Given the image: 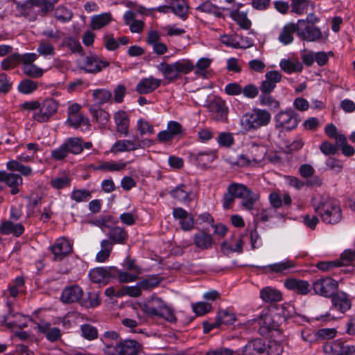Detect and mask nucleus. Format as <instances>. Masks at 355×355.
<instances>
[{"instance_id": "obj_1", "label": "nucleus", "mask_w": 355, "mask_h": 355, "mask_svg": "<svg viewBox=\"0 0 355 355\" xmlns=\"http://www.w3.org/2000/svg\"><path fill=\"white\" fill-rule=\"evenodd\" d=\"M243 153L236 158H228L226 161L232 166H262L266 162L267 148L261 142L252 139L245 144Z\"/></svg>"}, {"instance_id": "obj_2", "label": "nucleus", "mask_w": 355, "mask_h": 355, "mask_svg": "<svg viewBox=\"0 0 355 355\" xmlns=\"http://www.w3.org/2000/svg\"><path fill=\"white\" fill-rule=\"evenodd\" d=\"M311 204L315 212L320 216L324 223L335 225L341 221L342 209L335 200L317 194L311 198Z\"/></svg>"}, {"instance_id": "obj_3", "label": "nucleus", "mask_w": 355, "mask_h": 355, "mask_svg": "<svg viewBox=\"0 0 355 355\" xmlns=\"http://www.w3.org/2000/svg\"><path fill=\"white\" fill-rule=\"evenodd\" d=\"M133 308L136 311L140 309L148 317L162 318L170 322L175 319L172 307L156 296H152L145 302L135 304Z\"/></svg>"}, {"instance_id": "obj_4", "label": "nucleus", "mask_w": 355, "mask_h": 355, "mask_svg": "<svg viewBox=\"0 0 355 355\" xmlns=\"http://www.w3.org/2000/svg\"><path fill=\"white\" fill-rule=\"evenodd\" d=\"M270 119L271 115L268 111L257 108L243 114L241 119V124L244 130L249 131L267 125Z\"/></svg>"}, {"instance_id": "obj_5", "label": "nucleus", "mask_w": 355, "mask_h": 355, "mask_svg": "<svg viewBox=\"0 0 355 355\" xmlns=\"http://www.w3.org/2000/svg\"><path fill=\"white\" fill-rule=\"evenodd\" d=\"M275 125L282 132L295 129L300 122L298 114L291 108L281 110L274 116Z\"/></svg>"}, {"instance_id": "obj_6", "label": "nucleus", "mask_w": 355, "mask_h": 355, "mask_svg": "<svg viewBox=\"0 0 355 355\" xmlns=\"http://www.w3.org/2000/svg\"><path fill=\"white\" fill-rule=\"evenodd\" d=\"M298 37L306 42H320L328 37L327 33H322L318 26L306 23L304 19H298Z\"/></svg>"}, {"instance_id": "obj_7", "label": "nucleus", "mask_w": 355, "mask_h": 355, "mask_svg": "<svg viewBox=\"0 0 355 355\" xmlns=\"http://www.w3.org/2000/svg\"><path fill=\"white\" fill-rule=\"evenodd\" d=\"M58 103L53 98L44 100L36 111L33 112V119L38 122H46L57 111Z\"/></svg>"}, {"instance_id": "obj_8", "label": "nucleus", "mask_w": 355, "mask_h": 355, "mask_svg": "<svg viewBox=\"0 0 355 355\" xmlns=\"http://www.w3.org/2000/svg\"><path fill=\"white\" fill-rule=\"evenodd\" d=\"M34 159L32 155L27 151L22 153L17 156V160H10L7 162V168L12 171H18L24 176H28L32 174V168L28 166L22 164L21 162H28Z\"/></svg>"}, {"instance_id": "obj_9", "label": "nucleus", "mask_w": 355, "mask_h": 355, "mask_svg": "<svg viewBox=\"0 0 355 355\" xmlns=\"http://www.w3.org/2000/svg\"><path fill=\"white\" fill-rule=\"evenodd\" d=\"M220 41L225 46L234 49H247L253 46L251 38L237 33L221 35Z\"/></svg>"}, {"instance_id": "obj_10", "label": "nucleus", "mask_w": 355, "mask_h": 355, "mask_svg": "<svg viewBox=\"0 0 355 355\" xmlns=\"http://www.w3.org/2000/svg\"><path fill=\"white\" fill-rule=\"evenodd\" d=\"M338 283L331 277H324L313 282L314 293L324 297L331 296L337 289Z\"/></svg>"}, {"instance_id": "obj_11", "label": "nucleus", "mask_w": 355, "mask_h": 355, "mask_svg": "<svg viewBox=\"0 0 355 355\" xmlns=\"http://www.w3.org/2000/svg\"><path fill=\"white\" fill-rule=\"evenodd\" d=\"M333 55L331 51L327 53L324 51L313 52L309 51L302 53L301 58L305 65L311 66L316 62L319 66H324L327 63L329 56H333Z\"/></svg>"}, {"instance_id": "obj_12", "label": "nucleus", "mask_w": 355, "mask_h": 355, "mask_svg": "<svg viewBox=\"0 0 355 355\" xmlns=\"http://www.w3.org/2000/svg\"><path fill=\"white\" fill-rule=\"evenodd\" d=\"M235 321L236 315L233 311L227 309L221 310L218 313L215 322L211 324H204V331L207 332L211 329L219 327L221 325H231L234 324Z\"/></svg>"}, {"instance_id": "obj_13", "label": "nucleus", "mask_w": 355, "mask_h": 355, "mask_svg": "<svg viewBox=\"0 0 355 355\" xmlns=\"http://www.w3.org/2000/svg\"><path fill=\"white\" fill-rule=\"evenodd\" d=\"M217 157L216 151L211 149L195 150L191 153L190 159L200 166H207Z\"/></svg>"}, {"instance_id": "obj_14", "label": "nucleus", "mask_w": 355, "mask_h": 355, "mask_svg": "<svg viewBox=\"0 0 355 355\" xmlns=\"http://www.w3.org/2000/svg\"><path fill=\"white\" fill-rule=\"evenodd\" d=\"M211 117L216 121H224L227 116V107L225 102L220 98H215L208 104Z\"/></svg>"}, {"instance_id": "obj_15", "label": "nucleus", "mask_w": 355, "mask_h": 355, "mask_svg": "<svg viewBox=\"0 0 355 355\" xmlns=\"http://www.w3.org/2000/svg\"><path fill=\"white\" fill-rule=\"evenodd\" d=\"M296 263L293 260L285 259L281 261L263 266V272H275L286 274L289 273L295 268Z\"/></svg>"}, {"instance_id": "obj_16", "label": "nucleus", "mask_w": 355, "mask_h": 355, "mask_svg": "<svg viewBox=\"0 0 355 355\" xmlns=\"http://www.w3.org/2000/svg\"><path fill=\"white\" fill-rule=\"evenodd\" d=\"M72 246L69 241L62 237L58 239L51 246V252L55 260H61L71 252Z\"/></svg>"}, {"instance_id": "obj_17", "label": "nucleus", "mask_w": 355, "mask_h": 355, "mask_svg": "<svg viewBox=\"0 0 355 355\" xmlns=\"http://www.w3.org/2000/svg\"><path fill=\"white\" fill-rule=\"evenodd\" d=\"M30 321L29 316L18 313H14L11 310H9L4 317V322L9 328H24Z\"/></svg>"}, {"instance_id": "obj_18", "label": "nucleus", "mask_w": 355, "mask_h": 355, "mask_svg": "<svg viewBox=\"0 0 355 355\" xmlns=\"http://www.w3.org/2000/svg\"><path fill=\"white\" fill-rule=\"evenodd\" d=\"M284 285L288 290L302 295H307L311 291L310 284L306 280L288 278L284 281Z\"/></svg>"}, {"instance_id": "obj_19", "label": "nucleus", "mask_w": 355, "mask_h": 355, "mask_svg": "<svg viewBox=\"0 0 355 355\" xmlns=\"http://www.w3.org/2000/svg\"><path fill=\"white\" fill-rule=\"evenodd\" d=\"M298 21L286 24L279 33L278 40L284 45L291 44L294 40V33H296L298 35Z\"/></svg>"}, {"instance_id": "obj_20", "label": "nucleus", "mask_w": 355, "mask_h": 355, "mask_svg": "<svg viewBox=\"0 0 355 355\" xmlns=\"http://www.w3.org/2000/svg\"><path fill=\"white\" fill-rule=\"evenodd\" d=\"M327 354L333 355H355V346L345 345L339 342L327 343L324 346Z\"/></svg>"}, {"instance_id": "obj_21", "label": "nucleus", "mask_w": 355, "mask_h": 355, "mask_svg": "<svg viewBox=\"0 0 355 355\" xmlns=\"http://www.w3.org/2000/svg\"><path fill=\"white\" fill-rule=\"evenodd\" d=\"M173 217L179 220L182 229L184 231H190L194 226L193 217L186 210L178 207L173 211Z\"/></svg>"}, {"instance_id": "obj_22", "label": "nucleus", "mask_w": 355, "mask_h": 355, "mask_svg": "<svg viewBox=\"0 0 355 355\" xmlns=\"http://www.w3.org/2000/svg\"><path fill=\"white\" fill-rule=\"evenodd\" d=\"M141 148L139 142L129 139L117 140L110 148V152L114 155L120 153L132 151Z\"/></svg>"}, {"instance_id": "obj_23", "label": "nucleus", "mask_w": 355, "mask_h": 355, "mask_svg": "<svg viewBox=\"0 0 355 355\" xmlns=\"http://www.w3.org/2000/svg\"><path fill=\"white\" fill-rule=\"evenodd\" d=\"M0 182H5L11 188V193L16 194L19 192L18 187L22 184V178L15 173H8L4 171H0Z\"/></svg>"}, {"instance_id": "obj_24", "label": "nucleus", "mask_w": 355, "mask_h": 355, "mask_svg": "<svg viewBox=\"0 0 355 355\" xmlns=\"http://www.w3.org/2000/svg\"><path fill=\"white\" fill-rule=\"evenodd\" d=\"M17 10L20 15L28 18L30 21H35L37 16H40L38 9L33 0H27L22 4H17Z\"/></svg>"}, {"instance_id": "obj_25", "label": "nucleus", "mask_w": 355, "mask_h": 355, "mask_svg": "<svg viewBox=\"0 0 355 355\" xmlns=\"http://www.w3.org/2000/svg\"><path fill=\"white\" fill-rule=\"evenodd\" d=\"M83 291L78 286L66 287L62 292L60 300L64 303H73L78 302L83 296Z\"/></svg>"}, {"instance_id": "obj_26", "label": "nucleus", "mask_w": 355, "mask_h": 355, "mask_svg": "<svg viewBox=\"0 0 355 355\" xmlns=\"http://www.w3.org/2000/svg\"><path fill=\"white\" fill-rule=\"evenodd\" d=\"M193 243L200 250L209 249L213 244V236L206 231H200L193 235Z\"/></svg>"}, {"instance_id": "obj_27", "label": "nucleus", "mask_w": 355, "mask_h": 355, "mask_svg": "<svg viewBox=\"0 0 355 355\" xmlns=\"http://www.w3.org/2000/svg\"><path fill=\"white\" fill-rule=\"evenodd\" d=\"M243 241L241 237H232L221 244V250L223 253L229 254L232 252L240 254L243 252Z\"/></svg>"}, {"instance_id": "obj_28", "label": "nucleus", "mask_w": 355, "mask_h": 355, "mask_svg": "<svg viewBox=\"0 0 355 355\" xmlns=\"http://www.w3.org/2000/svg\"><path fill=\"white\" fill-rule=\"evenodd\" d=\"M171 195L173 198L184 204L189 203L195 198V194L184 185L176 187L171 191Z\"/></svg>"}, {"instance_id": "obj_29", "label": "nucleus", "mask_w": 355, "mask_h": 355, "mask_svg": "<svg viewBox=\"0 0 355 355\" xmlns=\"http://www.w3.org/2000/svg\"><path fill=\"white\" fill-rule=\"evenodd\" d=\"M332 305L338 309L341 313H344L351 307V300L349 295L344 292L340 291L332 296Z\"/></svg>"}, {"instance_id": "obj_30", "label": "nucleus", "mask_w": 355, "mask_h": 355, "mask_svg": "<svg viewBox=\"0 0 355 355\" xmlns=\"http://www.w3.org/2000/svg\"><path fill=\"white\" fill-rule=\"evenodd\" d=\"M66 123L74 129H80L83 132L89 130L91 127L89 119L82 114L67 118Z\"/></svg>"}, {"instance_id": "obj_31", "label": "nucleus", "mask_w": 355, "mask_h": 355, "mask_svg": "<svg viewBox=\"0 0 355 355\" xmlns=\"http://www.w3.org/2000/svg\"><path fill=\"white\" fill-rule=\"evenodd\" d=\"M114 122L116 125L117 130L124 137L128 134L129 118L126 112L119 110L116 112L114 116Z\"/></svg>"}, {"instance_id": "obj_32", "label": "nucleus", "mask_w": 355, "mask_h": 355, "mask_svg": "<svg viewBox=\"0 0 355 355\" xmlns=\"http://www.w3.org/2000/svg\"><path fill=\"white\" fill-rule=\"evenodd\" d=\"M160 85V80L152 76L144 78L137 85V91L140 94H148Z\"/></svg>"}, {"instance_id": "obj_33", "label": "nucleus", "mask_w": 355, "mask_h": 355, "mask_svg": "<svg viewBox=\"0 0 355 355\" xmlns=\"http://www.w3.org/2000/svg\"><path fill=\"white\" fill-rule=\"evenodd\" d=\"M230 17L243 30H250L252 21L248 17V12L236 11L230 12Z\"/></svg>"}, {"instance_id": "obj_34", "label": "nucleus", "mask_w": 355, "mask_h": 355, "mask_svg": "<svg viewBox=\"0 0 355 355\" xmlns=\"http://www.w3.org/2000/svg\"><path fill=\"white\" fill-rule=\"evenodd\" d=\"M171 10L182 21L188 18L189 6L184 0L171 1Z\"/></svg>"}, {"instance_id": "obj_35", "label": "nucleus", "mask_w": 355, "mask_h": 355, "mask_svg": "<svg viewBox=\"0 0 355 355\" xmlns=\"http://www.w3.org/2000/svg\"><path fill=\"white\" fill-rule=\"evenodd\" d=\"M89 277L94 283L106 284L110 278V273L108 269L98 267L91 270Z\"/></svg>"}, {"instance_id": "obj_36", "label": "nucleus", "mask_w": 355, "mask_h": 355, "mask_svg": "<svg viewBox=\"0 0 355 355\" xmlns=\"http://www.w3.org/2000/svg\"><path fill=\"white\" fill-rule=\"evenodd\" d=\"M127 165V162L119 161H107L103 162L95 167L96 170L104 172H118L123 170Z\"/></svg>"}, {"instance_id": "obj_37", "label": "nucleus", "mask_w": 355, "mask_h": 355, "mask_svg": "<svg viewBox=\"0 0 355 355\" xmlns=\"http://www.w3.org/2000/svg\"><path fill=\"white\" fill-rule=\"evenodd\" d=\"M119 355H137L141 349L140 344L134 340H125L119 342Z\"/></svg>"}, {"instance_id": "obj_38", "label": "nucleus", "mask_w": 355, "mask_h": 355, "mask_svg": "<svg viewBox=\"0 0 355 355\" xmlns=\"http://www.w3.org/2000/svg\"><path fill=\"white\" fill-rule=\"evenodd\" d=\"M282 296V293L279 290L271 286H266L260 291V297L265 302L280 301Z\"/></svg>"}, {"instance_id": "obj_39", "label": "nucleus", "mask_w": 355, "mask_h": 355, "mask_svg": "<svg viewBox=\"0 0 355 355\" xmlns=\"http://www.w3.org/2000/svg\"><path fill=\"white\" fill-rule=\"evenodd\" d=\"M59 0H33V3L38 9L39 15L41 17L47 15L53 11L55 5Z\"/></svg>"}, {"instance_id": "obj_40", "label": "nucleus", "mask_w": 355, "mask_h": 355, "mask_svg": "<svg viewBox=\"0 0 355 355\" xmlns=\"http://www.w3.org/2000/svg\"><path fill=\"white\" fill-rule=\"evenodd\" d=\"M1 232L5 234H13L15 236H20L24 231L23 225L20 223H14L11 221H6L1 224Z\"/></svg>"}, {"instance_id": "obj_41", "label": "nucleus", "mask_w": 355, "mask_h": 355, "mask_svg": "<svg viewBox=\"0 0 355 355\" xmlns=\"http://www.w3.org/2000/svg\"><path fill=\"white\" fill-rule=\"evenodd\" d=\"M291 11L297 15H302L308 8L311 7L312 10L315 8V3L311 0H291Z\"/></svg>"}, {"instance_id": "obj_42", "label": "nucleus", "mask_w": 355, "mask_h": 355, "mask_svg": "<svg viewBox=\"0 0 355 355\" xmlns=\"http://www.w3.org/2000/svg\"><path fill=\"white\" fill-rule=\"evenodd\" d=\"M196 10L201 12L212 14L217 17H223V16L220 11V10H222L221 7L214 4L211 0H207L202 2L196 8Z\"/></svg>"}, {"instance_id": "obj_43", "label": "nucleus", "mask_w": 355, "mask_h": 355, "mask_svg": "<svg viewBox=\"0 0 355 355\" xmlns=\"http://www.w3.org/2000/svg\"><path fill=\"white\" fill-rule=\"evenodd\" d=\"M112 20V16L108 12L95 15L92 18L90 26L93 30H98L107 26Z\"/></svg>"}, {"instance_id": "obj_44", "label": "nucleus", "mask_w": 355, "mask_h": 355, "mask_svg": "<svg viewBox=\"0 0 355 355\" xmlns=\"http://www.w3.org/2000/svg\"><path fill=\"white\" fill-rule=\"evenodd\" d=\"M228 191L230 192L235 198H246L250 196V191L243 184H232L228 187Z\"/></svg>"}, {"instance_id": "obj_45", "label": "nucleus", "mask_w": 355, "mask_h": 355, "mask_svg": "<svg viewBox=\"0 0 355 355\" xmlns=\"http://www.w3.org/2000/svg\"><path fill=\"white\" fill-rule=\"evenodd\" d=\"M272 313L269 310H263L257 319L258 324L268 329H275L277 325L272 320Z\"/></svg>"}, {"instance_id": "obj_46", "label": "nucleus", "mask_w": 355, "mask_h": 355, "mask_svg": "<svg viewBox=\"0 0 355 355\" xmlns=\"http://www.w3.org/2000/svg\"><path fill=\"white\" fill-rule=\"evenodd\" d=\"M89 111L92 116L101 126H105L110 120L108 112L101 108H90Z\"/></svg>"}, {"instance_id": "obj_47", "label": "nucleus", "mask_w": 355, "mask_h": 355, "mask_svg": "<svg viewBox=\"0 0 355 355\" xmlns=\"http://www.w3.org/2000/svg\"><path fill=\"white\" fill-rule=\"evenodd\" d=\"M64 144L68 148V152L73 154H79L83 150L82 139L78 137L69 138L64 142Z\"/></svg>"}, {"instance_id": "obj_48", "label": "nucleus", "mask_w": 355, "mask_h": 355, "mask_svg": "<svg viewBox=\"0 0 355 355\" xmlns=\"http://www.w3.org/2000/svg\"><path fill=\"white\" fill-rule=\"evenodd\" d=\"M101 245V250L97 253L96 260L98 262L102 263L109 257L112 245L108 240H103Z\"/></svg>"}, {"instance_id": "obj_49", "label": "nucleus", "mask_w": 355, "mask_h": 355, "mask_svg": "<svg viewBox=\"0 0 355 355\" xmlns=\"http://www.w3.org/2000/svg\"><path fill=\"white\" fill-rule=\"evenodd\" d=\"M17 89L21 94H31L37 89V84L33 80L24 79L19 83Z\"/></svg>"}, {"instance_id": "obj_50", "label": "nucleus", "mask_w": 355, "mask_h": 355, "mask_svg": "<svg viewBox=\"0 0 355 355\" xmlns=\"http://www.w3.org/2000/svg\"><path fill=\"white\" fill-rule=\"evenodd\" d=\"M54 16L58 21L65 23L71 19L73 14L71 11L66 7L59 6L55 10Z\"/></svg>"}, {"instance_id": "obj_51", "label": "nucleus", "mask_w": 355, "mask_h": 355, "mask_svg": "<svg viewBox=\"0 0 355 355\" xmlns=\"http://www.w3.org/2000/svg\"><path fill=\"white\" fill-rule=\"evenodd\" d=\"M24 291V281L21 277H17L14 282L8 286L9 295L15 297L18 293Z\"/></svg>"}, {"instance_id": "obj_52", "label": "nucleus", "mask_w": 355, "mask_h": 355, "mask_svg": "<svg viewBox=\"0 0 355 355\" xmlns=\"http://www.w3.org/2000/svg\"><path fill=\"white\" fill-rule=\"evenodd\" d=\"M160 69L165 78L171 80L175 78L180 72L188 73L190 68H160Z\"/></svg>"}, {"instance_id": "obj_53", "label": "nucleus", "mask_w": 355, "mask_h": 355, "mask_svg": "<svg viewBox=\"0 0 355 355\" xmlns=\"http://www.w3.org/2000/svg\"><path fill=\"white\" fill-rule=\"evenodd\" d=\"M112 94L104 89H97L93 92L94 101L98 104H104L110 101Z\"/></svg>"}, {"instance_id": "obj_54", "label": "nucleus", "mask_w": 355, "mask_h": 355, "mask_svg": "<svg viewBox=\"0 0 355 355\" xmlns=\"http://www.w3.org/2000/svg\"><path fill=\"white\" fill-rule=\"evenodd\" d=\"M109 237L114 243H122L127 238V233L123 228L115 227L109 232Z\"/></svg>"}, {"instance_id": "obj_55", "label": "nucleus", "mask_w": 355, "mask_h": 355, "mask_svg": "<svg viewBox=\"0 0 355 355\" xmlns=\"http://www.w3.org/2000/svg\"><path fill=\"white\" fill-rule=\"evenodd\" d=\"M137 130L141 135H150L154 133V127L145 119H139L137 123Z\"/></svg>"}, {"instance_id": "obj_56", "label": "nucleus", "mask_w": 355, "mask_h": 355, "mask_svg": "<svg viewBox=\"0 0 355 355\" xmlns=\"http://www.w3.org/2000/svg\"><path fill=\"white\" fill-rule=\"evenodd\" d=\"M193 311L198 315H202L209 312L212 306L210 302H198L191 305Z\"/></svg>"}, {"instance_id": "obj_57", "label": "nucleus", "mask_w": 355, "mask_h": 355, "mask_svg": "<svg viewBox=\"0 0 355 355\" xmlns=\"http://www.w3.org/2000/svg\"><path fill=\"white\" fill-rule=\"evenodd\" d=\"M82 336L87 340H92L97 338V329L90 324H83L81 326Z\"/></svg>"}, {"instance_id": "obj_58", "label": "nucleus", "mask_w": 355, "mask_h": 355, "mask_svg": "<svg viewBox=\"0 0 355 355\" xmlns=\"http://www.w3.org/2000/svg\"><path fill=\"white\" fill-rule=\"evenodd\" d=\"M217 142L220 146L230 147L234 143L233 135L230 132H220L218 136Z\"/></svg>"}, {"instance_id": "obj_59", "label": "nucleus", "mask_w": 355, "mask_h": 355, "mask_svg": "<svg viewBox=\"0 0 355 355\" xmlns=\"http://www.w3.org/2000/svg\"><path fill=\"white\" fill-rule=\"evenodd\" d=\"M254 350L258 353H262L265 350V345L262 339L257 338L249 342L245 347L244 351Z\"/></svg>"}, {"instance_id": "obj_60", "label": "nucleus", "mask_w": 355, "mask_h": 355, "mask_svg": "<svg viewBox=\"0 0 355 355\" xmlns=\"http://www.w3.org/2000/svg\"><path fill=\"white\" fill-rule=\"evenodd\" d=\"M139 274L137 273V270L134 268V272L120 271L118 272V277L121 282H132L138 278Z\"/></svg>"}, {"instance_id": "obj_61", "label": "nucleus", "mask_w": 355, "mask_h": 355, "mask_svg": "<svg viewBox=\"0 0 355 355\" xmlns=\"http://www.w3.org/2000/svg\"><path fill=\"white\" fill-rule=\"evenodd\" d=\"M167 130L170 134L175 137L176 136H180L184 133V129L182 125L177 121H170L167 124Z\"/></svg>"}, {"instance_id": "obj_62", "label": "nucleus", "mask_w": 355, "mask_h": 355, "mask_svg": "<svg viewBox=\"0 0 355 355\" xmlns=\"http://www.w3.org/2000/svg\"><path fill=\"white\" fill-rule=\"evenodd\" d=\"M71 198L77 202L87 201L90 198V193L86 189L74 190L71 196Z\"/></svg>"}, {"instance_id": "obj_63", "label": "nucleus", "mask_w": 355, "mask_h": 355, "mask_svg": "<svg viewBox=\"0 0 355 355\" xmlns=\"http://www.w3.org/2000/svg\"><path fill=\"white\" fill-rule=\"evenodd\" d=\"M279 67H302V65L296 55H290L280 60Z\"/></svg>"}, {"instance_id": "obj_64", "label": "nucleus", "mask_w": 355, "mask_h": 355, "mask_svg": "<svg viewBox=\"0 0 355 355\" xmlns=\"http://www.w3.org/2000/svg\"><path fill=\"white\" fill-rule=\"evenodd\" d=\"M261 219L263 220H269L273 217H277L279 220L284 221V217L281 214L276 211V210L273 208H270L268 209H265L261 213Z\"/></svg>"}]
</instances>
